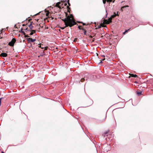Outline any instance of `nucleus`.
I'll use <instances>...</instances> for the list:
<instances>
[{
    "label": "nucleus",
    "instance_id": "nucleus-1",
    "mask_svg": "<svg viewBox=\"0 0 153 153\" xmlns=\"http://www.w3.org/2000/svg\"><path fill=\"white\" fill-rule=\"evenodd\" d=\"M66 18L62 20L65 23V26L64 27H60L62 30H63L66 27L69 26L71 27L76 24L75 22L73 15L70 14L69 16H68V13H65Z\"/></svg>",
    "mask_w": 153,
    "mask_h": 153
},
{
    "label": "nucleus",
    "instance_id": "nucleus-2",
    "mask_svg": "<svg viewBox=\"0 0 153 153\" xmlns=\"http://www.w3.org/2000/svg\"><path fill=\"white\" fill-rule=\"evenodd\" d=\"M16 41V39L15 38H13L12 40L8 43V45L10 46H13Z\"/></svg>",
    "mask_w": 153,
    "mask_h": 153
},
{
    "label": "nucleus",
    "instance_id": "nucleus-3",
    "mask_svg": "<svg viewBox=\"0 0 153 153\" xmlns=\"http://www.w3.org/2000/svg\"><path fill=\"white\" fill-rule=\"evenodd\" d=\"M114 15H113L112 16H111V17H110V18H109L108 20V22H109V23H110V22H112V18H114V17H115L117 15V14H116L115 13H114Z\"/></svg>",
    "mask_w": 153,
    "mask_h": 153
},
{
    "label": "nucleus",
    "instance_id": "nucleus-4",
    "mask_svg": "<svg viewBox=\"0 0 153 153\" xmlns=\"http://www.w3.org/2000/svg\"><path fill=\"white\" fill-rule=\"evenodd\" d=\"M26 39L30 42H33L35 41L36 40L35 39H33L31 38H27Z\"/></svg>",
    "mask_w": 153,
    "mask_h": 153
},
{
    "label": "nucleus",
    "instance_id": "nucleus-5",
    "mask_svg": "<svg viewBox=\"0 0 153 153\" xmlns=\"http://www.w3.org/2000/svg\"><path fill=\"white\" fill-rule=\"evenodd\" d=\"M7 56V54L5 53H2L0 54V56L1 57H6Z\"/></svg>",
    "mask_w": 153,
    "mask_h": 153
},
{
    "label": "nucleus",
    "instance_id": "nucleus-6",
    "mask_svg": "<svg viewBox=\"0 0 153 153\" xmlns=\"http://www.w3.org/2000/svg\"><path fill=\"white\" fill-rule=\"evenodd\" d=\"M61 4V3L60 2H59L57 3L55 5V6L56 7H57L60 9H61V6L60 4Z\"/></svg>",
    "mask_w": 153,
    "mask_h": 153
},
{
    "label": "nucleus",
    "instance_id": "nucleus-7",
    "mask_svg": "<svg viewBox=\"0 0 153 153\" xmlns=\"http://www.w3.org/2000/svg\"><path fill=\"white\" fill-rule=\"evenodd\" d=\"M103 23L108 24H109V22L108 21V20L104 19L103 21Z\"/></svg>",
    "mask_w": 153,
    "mask_h": 153
},
{
    "label": "nucleus",
    "instance_id": "nucleus-8",
    "mask_svg": "<svg viewBox=\"0 0 153 153\" xmlns=\"http://www.w3.org/2000/svg\"><path fill=\"white\" fill-rule=\"evenodd\" d=\"M30 31H31L30 34V35H33L34 33L36 32V30H30Z\"/></svg>",
    "mask_w": 153,
    "mask_h": 153
},
{
    "label": "nucleus",
    "instance_id": "nucleus-9",
    "mask_svg": "<svg viewBox=\"0 0 153 153\" xmlns=\"http://www.w3.org/2000/svg\"><path fill=\"white\" fill-rule=\"evenodd\" d=\"M28 26H29V28H30V30H33L32 29H33V26L32 25V24L31 23L30 24V25H28Z\"/></svg>",
    "mask_w": 153,
    "mask_h": 153
},
{
    "label": "nucleus",
    "instance_id": "nucleus-10",
    "mask_svg": "<svg viewBox=\"0 0 153 153\" xmlns=\"http://www.w3.org/2000/svg\"><path fill=\"white\" fill-rule=\"evenodd\" d=\"M131 76L133 77H137V76L135 75V74H129Z\"/></svg>",
    "mask_w": 153,
    "mask_h": 153
},
{
    "label": "nucleus",
    "instance_id": "nucleus-11",
    "mask_svg": "<svg viewBox=\"0 0 153 153\" xmlns=\"http://www.w3.org/2000/svg\"><path fill=\"white\" fill-rule=\"evenodd\" d=\"M142 92L141 91H137L136 93L137 95H138V96H140V95L142 94Z\"/></svg>",
    "mask_w": 153,
    "mask_h": 153
},
{
    "label": "nucleus",
    "instance_id": "nucleus-12",
    "mask_svg": "<svg viewBox=\"0 0 153 153\" xmlns=\"http://www.w3.org/2000/svg\"><path fill=\"white\" fill-rule=\"evenodd\" d=\"M128 7V5H126L125 6H123L121 8V10L122 11H123V9H124L126 7Z\"/></svg>",
    "mask_w": 153,
    "mask_h": 153
},
{
    "label": "nucleus",
    "instance_id": "nucleus-13",
    "mask_svg": "<svg viewBox=\"0 0 153 153\" xmlns=\"http://www.w3.org/2000/svg\"><path fill=\"white\" fill-rule=\"evenodd\" d=\"M82 30L84 31V34L85 35H86V32H87L86 30L85 29L83 28H82Z\"/></svg>",
    "mask_w": 153,
    "mask_h": 153
},
{
    "label": "nucleus",
    "instance_id": "nucleus-14",
    "mask_svg": "<svg viewBox=\"0 0 153 153\" xmlns=\"http://www.w3.org/2000/svg\"><path fill=\"white\" fill-rule=\"evenodd\" d=\"M39 48H41L42 49H43L44 48L43 45H42L41 44H39Z\"/></svg>",
    "mask_w": 153,
    "mask_h": 153
},
{
    "label": "nucleus",
    "instance_id": "nucleus-15",
    "mask_svg": "<svg viewBox=\"0 0 153 153\" xmlns=\"http://www.w3.org/2000/svg\"><path fill=\"white\" fill-rule=\"evenodd\" d=\"M67 8L68 9V12L70 13V8L69 7V6H67Z\"/></svg>",
    "mask_w": 153,
    "mask_h": 153
},
{
    "label": "nucleus",
    "instance_id": "nucleus-16",
    "mask_svg": "<svg viewBox=\"0 0 153 153\" xmlns=\"http://www.w3.org/2000/svg\"><path fill=\"white\" fill-rule=\"evenodd\" d=\"M103 23L101 24V25L102 27H106V25H105Z\"/></svg>",
    "mask_w": 153,
    "mask_h": 153
},
{
    "label": "nucleus",
    "instance_id": "nucleus-17",
    "mask_svg": "<svg viewBox=\"0 0 153 153\" xmlns=\"http://www.w3.org/2000/svg\"><path fill=\"white\" fill-rule=\"evenodd\" d=\"M78 28L79 30H82V28H83V27L82 26H78Z\"/></svg>",
    "mask_w": 153,
    "mask_h": 153
},
{
    "label": "nucleus",
    "instance_id": "nucleus-18",
    "mask_svg": "<svg viewBox=\"0 0 153 153\" xmlns=\"http://www.w3.org/2000/svg\"><path fill=\"white\" fill-rule=\"evenodd\" d=\"M85 79L84 78H82L81 79L80 81L82 82H83L85 81Z\"/></svg>",
    "mask_w": 153,
    "mask_h": 153
},
{
    "label": "nucleus",
    "instance_id": "nucleus-19",
    "mask_svg": "<svg viewBox=\"0 0 153 153\" xmlns=\"http://www.w3.org/2000/svg\"><path fill=\"white\" fill-rule=\"evenodd\" d=\"M108 0H103V2L104 4H105L106 3V1H107V2H110V1H108Z\"/></svg>",
    "mask_w": 153,
    "mask_h": 153
},
{
    "label": "nucleus",
    "instance_id": "nucleus-20",
    "mask_svg": "<svg viewBox=\"0 0 153 153\" xmlns=\"http://www.w3.org/2000/svg\"><path fill=\"white\" fill-rule=\"evenodd\" d=\"M67 3L68 4V6L69 7L71 5L69 3V0H68Z\"/></svg>",
    "mask_w": 153,
    "mask_h": 153
},
{
    "label": "nucleus",
    "instance_id": "nucleus-21",
    "mask_svg": "<svg viewBox=\"0 0 153 153\" xmlns=\"http://www.w3.org/2000/svg\"><path fill=\"white\" fill-rule=\"evenodd\" d=\"M49 12L48 11L47 13H46V16H48V15H49Z\"/></svg>",
    "mask_w": 153,
    "mask_h": 153
},
{
    "label": "nucleus",
    "instance_id": "nucleus-22",
    "mask_svg": "<svg viewBox=\"0 0 153 153\" xmlns=\"http://www.w3.org/2000/svg\"><path fill=\"white\" fill-rule=\"evenodd\" d=\"M25 30H27V31H29V30L30 31V29H28V28L27 27L25 29Z\"/></svg>",
    "mask_w": 153,
    "mask_h": 153
},
{
    "label": "nucleus",
    "instance_id": "nucleus-23",
    "mask_svg": "<svg viewBox=\"0 0 153 153\" xmlns=\"http://www.w3.org/2000/svg\"><path fill=\"white\" fill-rule=\"evenodd\" d=\"M4 98H0V105H1V100L2 99H3Z\"/></svg>",
    "mask_w": 153,
    "mask_h": 153
},
{
    "label": "nucleus",
    "instance_id": "nucleus-24",
    "mask_svg": "<svg viewBox=\"0 0 153 153\" xmlns=\"http://www.w3.org/2000/svg\"><path fill=\"white\" fill-rule=\"evenodd\" d=\"M25 35V37H29L30 36H29L28 35H25V34L24 35Z\"/></svg>",
    "mask_w": 153,
    "mask_h": 153
},
{
    "label": "nucleus",
    "instance_id": "nucleus-25",
    "mask_svg": "<svg viewBox=\"0 0 153 153\" xmlns=\"http://www.w3.org/2000/svg\"><path fill=\"white\" fill-rule=\"evenodd\" d=\"M102 27V26H101V24L100 25L98 26V28H100V27Z\"/></svg>",
    "mask_w": 153,
    "mask_h": 153
},
{
    "label": "nucleus",
    "instance_id": "nucleus-26",
    "mask_svg": "<svg viewBox=\"0 0 153 153\" xmlns=\"http://www.w3.org/2000/svg\"><path fill=\"white\" fill-rule=\"evenodd\" d=\"M21 32L22 33H23L24 35H25V32L24 31H22Z\"/></svg>",
    "mask_w": 153,
    "mask_h": 153
},
{
    "label": "nucleus",
    "instance_id": "nucleus-27",
    "mask_svg": "<svg viewBox=\"0 0 153 153\" xmlns=\"http://www.w3.org/2000/svg\"><path fill=\"white\" fill-rule=\"evenodd\" d=\"M129 29H128V30H126L125 31V33H126L128 32V31L129 30Z\"/></svg>",
    "mask_w": 153,
    "mask_h": 153
},
{
    "label": "nucleus",
    "instance_id": "nucleus-28",
    "mask_svg": "<svg viewBox=\"0 0 153 153\" xmlns=\"http://www.w3.org/2000/svg\"><path fill=\"white\" fill-rule=\"evenodd\" d=\"M79 23H82V24H83V25H85V23H82V22H79Z\"/></svg>",
    "mask_w": 153,
    "mask_h": 153
},
{
    "label": "nucleus",
    "instance_id": "nucleus-29",
    "mask_svg": "<svg viewBox=\"0 0 153 153\" xmlns=\"http://www.w3.org/2000/svg\"><path fill=\"white\" fill-rule=\"evenodd\" d=\"M77 40V38L75 39H74V41H76Z\"/></svg>",
    "mask_w": 153,
    "mask_h": 153
},
{
    "label": "nucleus",
    "instance_id": "nucleus-30",
    "mask_svg": "<svg viewBox=\"0 0 153 153\" xmlns=\"http://www.w3.org/2000/svg\"><path fill=\"white\" fill-rule=\"evenodd\" d=\"M105 58H103L102 59V61H104L105 60Z\"/></svg>",
    "mask_w": 153,
    "mask_h": 153
},
{
    "label": "nucleus",
    "instance_id": "nucleus-31",
    "mask_svg": "<svg viewBox=\"0 0 153 153\" xmlns=\"http://www.w3.org/2000/svg\"><path fill=\"white\" fill-rule=\"evenodd\" d=\"M89 37L91 38H92L93 37L91 36H89Z\"/></svg>",
    "mask_w": 153,
    "mask_h": 153
},
{
    "label": "nucleus",
    "instance_id": "nucleus-32",
    "mask_svg": "<svg viewBox=\"0 0 153 153\" xmlns=\"http://www.w3.org/2000/svg\"><path fill=\"white\" fill-rule=\"evenodd\" d=\"M47 47H45V49L44 50H46L47 49Z\"/></svg>",
    "mask_w": 153,
    "mask_h": 153
},
{
    "label": "nucleus",
    "instance_id": "nucleus-33",
    "mask_svg": "<svg viewBox=\"0 0 153 153\" xmlns=\"http://www.w3.org/2000/svg\"><path fill=\"white\" fill-rule=\"evenodd\" d=\"M108 131H107V132H106L105 133V134H107V133H108Z\"/></svg>",
    "mask_w": 153,
    "mask_h": 153
},
{
    "label": "nucleus",
    "instance_id": "nucleus-34",
    "mask_svg": "<svg viewBox=\"0 0 153 153\" xmlns=\"http://www.w3.org/2000/svg\"><path fill=\"white\" fill-rule=\"evenodd\" d=\"M94 39H93V40L92 41V42H93L94 41Z\"/></svg>",
    "mask_w": 153,
    "mask_h": 153
},
{
    "label": "nucleus",
    "instance_id": "nucleus-35",
    "mask_svg": "<svg viewBox=\"0 0 153 153\" xmlns=\"http://www.w3.org/2000/svg\"><path fill=\"white\" fill-rule=\"evenodd\" d=\"M2 33V31H0V34H1V33Z\"/></svg>",
    "mask_w": 153,
    "mask_h": 153
},
{
    "label": "nucleus",
    "instance_id": "nucleus-36",
    "mask_svg": "<svg viewBox=\"0 0 153 153\" xmlns=\"http://www.w3.org/2000/svg\"><path fill=\"white\" fill-rule=\"evenodd\" d=\"M102 60L101 61V62H100V63H102Z\"/></svg>",
    "mask_w": 153,
    "mask_h": 153
},
{
    "label": "nucleus",
    "instance_id": "nucleus-37",
    "mask_svg": "<svg viewBox=\"0 0 153 153\" xmlns=\"http://www.w3.org/2000/svg\"><path fill=\"white\" fill-rule=\"evenodd\" d=\"M126 33H125V32H124L123 33V34H125Z\"/></svg>",
    "mask_w": 153,
    "mask_h": 153
},
{
    "label": "nucleus",
    "instance_id": "nucleus-38",
    "mask_svg": "<svg viewBox=\"0 0 153 153\" xmlns=\"http://www.w3.org/2000/svg\"><path fill=\"white\" fill-rule=\"evenodd\" d=\"M25 24H23V25H22V26H25Z\"/></svg>",
    "mask_w": 153,
    "mask_h": 153
},
{
    "label": "nucleus",
    "instance_id": "nucleus-39",
    "mask_svg": "<svg viewBox=\"0 0 153 153\" xmlns=\"http://www.w3.org/2000/svg\"><path fill=\"white\" fill-rule=\"evenodd\" d=\"M67 5V4L66 3H65V6H66Z\"/></svg>",
    "mask_w": 153,
    "mask_h": 153
},
{
    "label": "nucleus",
    "instance_id": "nucleus-40",
    "mask_svg": "<svg viewBox=\"0 0 153 153\" xmlns=\"http://www.w3.org/2000/svg\"><path fill=\"white\" fill-rule=\"evenodd\" d=\"M22 30H23V28H22L21 29V30L22 31Z\"/></svg>",
    "mask_w": 153,
    "mask_h": 153
},
{
    "label": "nucleus",
    "instance_id": "nucleus-41",
    "mask_svg": "<svg viewBox=\"0 0 153 153\" xmlns=\"http://www.w3.org/2000/svg\"><path fill=\"white\" fill-rule=\"evenodd\" d=\"M1 153H4L3 152H2Z\"/></svg>",
    "mask_w": 153,
    "mask_h": 153
},
{
    "label": "nucleus",
    "instance_id": "nucleus-42",
    "mask_svg": "<svg viewBox=\"0 0 153 153\" xmlns=\"http://www.w3.org/2000/svg\"><path fill=\"white\" fill-rule=\"evenodd\" d=\"M102 56L104 57H105V56Z\"/></svg>",
    "mask_w": 153,
    "mask_h": 153
},
{
    "label": "nucleus",
    "instance_id": "nucleus-43",
    "mask_svg": "<svg viewBox=\"0 0 153 153\" xmlns=\"http://www.w3.org/2000/svg\"><path fill=\"white\" fill-rule=\"evenodd\" d=\"M2 37H1L0 38V39H2Z\"/></svg>",
    "mask_w": 153,
    "mask_h": 153
},
{
    "label": "nucleus",
    "instance_id": "nucleus-44",
    "mask_svg": "<svg viewBox=\"0 0 153 153\" xmlns=\"http://www.w3.org/2000/svg\"><path fill=\"white\" fill-rule=\"evenodd\" d=\"M38 14H39V13H37V14H36V15H37Z\"/></svg>",
    "mask_w": 153,
    "mask_h": 153
},
{
    "label": "nucleus",
    "instance_id": "nucleus-45",
    "mask_svg": "<svg viewBox=\"0 0 153 153\" xmlns=\"http://www.w3.org/2000/svg\"><path fill=\"white\" fill-rule=\"evenodd\" d=\"M97 55H98V54L97 53Z\"/></svg>",
    "mask_w": 153,
    "mask_h": 153
}]
</instances>
